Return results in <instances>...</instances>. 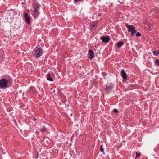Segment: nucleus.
I'll list each match as a JSON object with an SVG mask.
<instances>
[{
  "instance_id": "20e7f679",
  "label": "nucleus",
  "mask_w": 159,
  "mask_h": 159,
  "mask_svg": "<svg viewBox=\"0 0 159 159\" xmlns=\"http://www.w3.org/2000/svg\"><path fill=\"white\" fill-rule=\"evenodd\" d=\"M100 39L104 43H107L109 42L110 40V37L109 36H102L101 37Z\"/></svg>"
},
{
  "instance_id": "2eb2a0df",
  "label": "nucleus",
  "mask_w": 159,
  "mask_h": 159,
  "mask_svg": "<svg viewBox=\"0 0 159 159\" xmlns=\"http://www.w3.org/2000/svg\"><path fill=\"white\" fill-rule=\"evenodd\" d=\"M47 130V129L46 128L43 127L41 130V131L43 133L44 132L46 131Z\"/></svg>"
},
{
  "instance_id": "f3484780",
  "label": "nucleus",
  "mask_w": 159,
  "mask_h": 159,
  "mask_svg": "<svg viewBox=\"0 0 159 159\" xmlns=\"http://www.w3.org/2000/svg\"><path fill=\"white\" fill-rule=\"evenodd\" d=\"M100 151L103 153H104V149L102 147V145H101L100 147Z\"/></svg>"
},
{
  "instance_id": "4be33fe9",
  "label": "nucleus",
  "mask_w": 159,
  "mask_h": 159,
  "mask_svg": "<svg viewBox=\"0 0 159 159\" xmlns=\"http://www.w3.org/2000/svg\"><path fill=\"white\" fill-rule=\"evenodd\" d=\"M81 0H74L75 1V2H77L78 1H81Z\"/></svg>"
},
{
  "instance_id": "a211bd4d",
  "label": "nucleus",
  "mask_w": 159,
  "mask_h": 159,
  "mask_svg": "<svg viewBox=\"0 0 159 159\" xmlns=\"http://www.w3.org/2000/svg\"><path fill=\"white\" fill-rule=\"evenodd\" d=\"M156 63L157 65L159 66V60L158 59L156 60Z\"/></svg>"
},
{
  "instance_id": "0eeeda50",
  "label": "nucleus",
  "mask_w": 159,
  "mask_h": 159,
  "mask_svg": "<svg viewBox=\"0 0 159 159\" xmlns=\"http://www.w3.org/2000/svg\"><path fill=\"white\" fill-rule=\"evenodd\" d=\"M89 58L91 59L94 57V53L91 50H89L88 52Z\"/></svg>"
},
{
  "instance_id": "6e6552de",
  "label": "nucleus",
  "mask_w": 159,
  "mask_h": 159,
  "mask_svg": "<svg viewBox=\"0 0 159 159\" xmlns=\"http://www.w3.org/2000/svg\"><path fill=\"white\" fill-rule=\"evenodd\" d=\"M121 73L122 77L124 79H126L127 78L126 74L123 70L121 71Z\"/></svg>"
},
{
  "instance_id": "b1692460",
  "label": "nucleus",
  "mask_w": 159,
  "mask_h": 159,
  "mask_svg": "<svg viewBox=\"0 0 159 159\" xmlns=\"http://www.w3.org/2000/svg\"><path fill=\"white\" fill-rule=\"evenodd\" d=\"M36 158H37V157H36Z\"/></svg>"
},
{
  "instance_id": "f257e3e1",
  "label": "nucleus",
  "mask_w": 159,
  "mask_h": 159,
  "mask_svg": "<svg viewBox=\"0 0 159 159\" xmlns=\"http://www.w3.org/2000/svg\"><path fill=\"white\" fill-rule=\"evenodd\" d=\"M40 6L37 3H35L33 4L34 11L32 12V14L34 17H36L39 15V9Z\"/></svg>"
},
{
  "instance_id": "5701e85b",
  "label": "nucleus",
  "mask_w": 159,
  "mask_h": 159,
  "mask_svg": "<svg viewBox=\"0 0 159 159\" xmlns=\"http://www.w3.org/2000/svg\"><path fill=\"white\" fill-rule=\"evenodd\" d=\"M34 121H35L36 120V118H34Z\"/></svg>"
},
{
  "instance_id": "f03ea898",
  "label": "nucleus",
  "mask_w": 159,
  "mask_h": 159,
  "mask_svg": "<svg viewBox=\"0 0 159 159\" xmlns=\"http://www.w3.org/2000/svg\"><path fill=\"white\" fill-rule=\"evenodd\" d=\"M33 51L34 55L37 57H40L42 54L43 50L40 48H35Z\"/></svg>"
},
{
  "instance_id": "f8f14e48",
  "label": "nucleus",
  "mask_w": 159,
  "mask_h": 159,
  "mask_svg": "<svg viewBox=\"0 0 159 159\" xmlns=\"http://www.w3.org/2000/svg\"><path fill=\"white\" fill-rule=\"evenodd\" d=\"M112 88L110 86H106V88H105V89L106 90H111L112 89Z\"/></svg>"
},
{
  "instance_id": "423d86ee",
  "label": "nucleus",
  "mask_w": 159,
  "mask_h": 159,
  "mask_svg": "<svg viewBox=\"0 0 159 159\" xmlns=\"http://www.w3.org/2000/svg\"><path fill=\"white\" fill-rule=\"evenodd\" d=\"M125 26L128 29V31L129 32H130L133 30L135 29V28L133 25L126 24L125 25Z\"/></svg>"
},
{
  "instance_id": "aec40b11",
  "label": "nucleus",
  "mask_w": 159,
  "mask_h": 159,
  "mask_svg": "<svg viewBox=\"0 0 159 159\" xmlns=\"http://www.w3.org/2000/svg\"><path fill=\"white\" fill-rule=\"evenodd\" d=\"M141 35V34L139 32L137 33L136 35V36H140Z\"/></svg>"
},
{
  "instance_id": "1a4fd4ad",
  "label": "nucleus",
  "mask_w": 159,
  "mask_h": 159,
  "mask_svg": "<svg viewBox=\"0 0 159 159\" xmlns=\"http://www.w3.org/2000/svg\"><path fill=\"white\" fill-rule=\"evenodd\" d=\"M30 91L31 93L34 94L36 93L35 89L34 87H31L30 88Z\"/></svg>"
},
{
  "instance_id": "9b49d317",
  "label": "nucleus",
  "mask_w": 159,
  "mask_h": 159,
  "mask_svg": "<svg viewBox=\"0 0 159 159\" xmlns=\"http://www.w3.org/2000/svg\"><path fill=\"white\" fill-rule=\"evenodd\" d=\"M123 44V42H119L117 43V46L118 48L120 47Z\"/></svg>"
},
{
  "instance_id": "9d476101",
  "label": "nucleus",
  "mask_w": 159,
  "mask_h": 159,
  "mask_svg": "<svg viewBox=\"0 0 159 159\" xmlns=\"http://www.w3.org/2000/svg\"><path fill=\"white\" fill-rule=\"evenodd\" d=\"M50 77L51 75L49 73L47 75V79L48 81H52L53 80V79Z\"/></svg>"
},
{
  "instance_id": "7ed1b4c3",
  "label": "nucleus",
  "mask_w": 159,
  "mask_h": 159,
  "mask_svg": "<svg viewBox=\"0 0 159 159\" xmlns=\"http://www.w3.org/2000/svg\"><path fill=\"white\" fill-rule=\"evenodd\" d=\"M8 83V81L5 79H1L0 80V88H5L7 87H8L7 86Z\"/></svg>"
},
{
  "instance_id": "6ab92c4d",
  "label": "nucleus",
  "mask_w": 159,
  "mask_h": 159,
  "mask_svg": "<svg viewBox=\"0 0 159 159\" xmlns=\"http://www.w3.org/2000/svg\"><path fill=\"white\" fill-rule=\"evenodd\" d=\"M113 111L115 113H118V110L116 109H114Z\"/></svg>"
},
{
  "instance_id": "412c9836",
  "label": "nucleus",
  "mask_w": 159,
  "mask_h": 159,
  "mask_svg": "<svg viewBox=\"0 0 159 159\" xmlns=\"http://www.w3.org/2000/svg\"><path fill=\"white\" fill-rule=\"evenodd\" d=\"M156 14L157 15H159V10H157L156 12Z\"/></svg>"
},
{
  "instance_id": "4468645a",
  "label": "nucleus",
  "mask_w": 159,
  "mask_h": 159,
  "mask_svg": "<svg viewBox=\"0 0 159 159\" xmlns=\"http://www.w3.org/2000/svg\"><path fill=\"white\" fill-rule=\"evenodd\" d=\"M159 54V52L158 51H154L153 52V54L154 55H157Z\"/></svg>"
},
{
  "instance_id": "dca6fc26",
  "label": "nucleus",
  "mask_w": 159,
  "mask_h": 159,
  "mask_svg": "<svg viewBox=\"0 0 159 159\" xmlns=\"http://www.w3.org/2000/svg\"><path fill=\"white\" fill-rule=\"evenodd\" d=\"M136 156L135 157V159H137L139 158L140 157V153H137V152H136Z\"/></svg>"
},
{
  "instance_id": "ddd939ff",
  "label": "nucleus",
  "mask_w": 159,
  "mask_h": 159,
  "mask_svg": "<svg viewBox=\"0 0 159 159\" xmlns=\"http://www.w3.org/2000/svg\"><path fill=\"white\" fill-rule=\"evenodd\" d=\"M131 36H132L135 33L137 32V31L135 30V29L133 30H132L131 31Z\"/></svg>"
},
{
  "instance_id": "39448f33",
  "label": "nucleus",
  "mask_w": 159,
  "mask_h": 159,
  "mask_svg": "<svg viewBox=\"0 0 159 159\" xmlns=\"http://www.w3.org/2000/svg\"><path fill=\"white\" fill-rule=\"evenodd\" d=\"M23 17H24L26 23L28 24L30 23V18L29 16L26 13H25L24 14Z\"/></svg>"
}]
</instances>
